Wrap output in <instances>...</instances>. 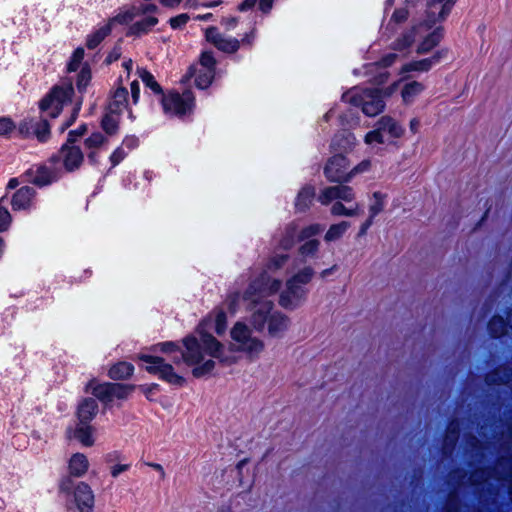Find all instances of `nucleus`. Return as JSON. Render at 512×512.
Here are the masks:
<instances>
[{
    "mask_svg": "<svg viewBox=\"0 0 512 512\" xmlns=\"http://www.w3.org/2000/svg\"><path fill=\"white\" fill-rule=\"evenodd\" d=\"M313 196H314V192L312 189H310V188L303 189L298 195L297 203H296L297 207H299L301 210L308 207L312 202Z\"/></svg>",
    "mask_w": 512,
    "mask_h": 512,
    "instance_id": "nucleus-48",
    "label": "nucleus"
},
{
    "mask_svg": "<svg viewBox=\"0 0 512 512\" xmlns=\"http://www.w3.org/2000/svg\"><path fill=\"white\" fill-rule=\"evenodd\" d=\"M158 101L166 117L183 119L192 109V92L189 87L167 89Z\"/></svg>",
    "mask_w": 512,
    "mask_h": 512,
    "instance_id": "nucleus-4",
    "label": "nucleus"
},
{
    "mask_svg": "<svg viewBox=\"0 0 512 512\" xmlns=\"http://www.w3.org/2000/svg\"><path fill=\"white\" fill-rule=\"evenodd\" d=\"M84 58V49L82 47H78L72 54V57L68 63L67 69L69 72L77 71L80 67L82 60Z\"/></svg>",
    "mask_w": 512,
    "mask_h": 512,
    "instance_id": "nucleus-46",
    "label": "nucleus"
},
{
    "mask_svg": "<svg viewBox=\"0 0 512 512\" xmlns=\"http://www.w3.org/2000/svg\"><path fill=\"white\" fill-rule=\"evenodd\" d=\"M112 383L96 384L95 381H90L87 385V390L105 404L112 402Z\"/></svg>",
    "mask_w": 512,
    "mask_h": 512,
    "instance_id": "nucleus-25",
    "label": "nucleus"
},
{
    "mask_svg": "<svg viewBox=\"0 0 512 512\" xmlns=\"http://www.w3.org/2000/svg\"><path fill=\"white\" fill-rule=\"evenodd\" d=\"M139 20L135 19V22L129 28L127 32H149L152 28H154L159 20L156 16H145Z\"/></svg>",
    "mask_w": 512,
    "mask_h": 512,
    "instance_id": "nucleus-31",
    "label": "nucleus"
},
{
    "mask_svg": "<svg viewBox=\"0 0 512 512\" xmlns=\"http://www.w3.org/2000/svg\"><path fill=\"white\" fill-rule=\"evenodd\" d=\"M371 168V161L370 160H363L358 165H356L353 169L349 171V181L356 175L365 173L369 171Z\"/></svg>",
    "mask_w": 512,
    "mask_h": 512,
    "instance_id": "nucleus-52",
    "label": "nucleus"
},
{
    "mask_svg": "<svg viewBox=\"0 0 512 512\" xmlns=\"http://www.w3.org/2000/svg\"><path fill=\"white\" fill-rule=\"evenodd\" d=\"M25 180L38 186L44 187L56 182L61 176V169L56 164L48 161L43 164L34 165L23 175Z\"/></svg>",
    "mask_w": 512,
    "mask_h": 512,
    "instance_id": "nucleus-10",
    "label": "nucleus"
},
{
    "mask_svg": "<svg viewBox=\"0 0 512 512\" xmlns=\"http://www.w3.org/2000/svg\"><path fill=\"white\" fill-rule=\"evenodd\" d=\"M35 195V189L30 186H23L19 188L12 196V209L14 211L29 209L31 207Z\"/></svg>",
    "mask_w": 512,
    "mask_h": 512,
    "instance_id": "nucleus-17",
    "label": "nucleus"
},
{
    "mask_svg": "<svg viewBox=\"0 0 512 512\" xmlns=\"http://www.w3.org/2000/svg\"><path fill=\"white\" fill-rule=\"evenodd\" d=\"M273 3L274 0H258V8L262 13L267 14L272 9Z\"/></svg>",
    "mask_w": 512,
    "mask_h": 512,
    "instance_id": "nucleus-61",
    "label": "nucleus"
},
{
    "mask_svg": "<svg viewBox=\"0 0 512 512\" xmlns=\"http://www.w3.org/2000/svg\"><path fill=\"white\" fill-rule=\"evenodd\" d=\"M131 97L134 104H137L140 97V86L137 80L132 81L130 85Z\"/></svg>",
    "mask_w": 512,
    "mask_h": 512,
    "instance_id": "nucleus-57",
    "label": "nucleus"
},
{
    "mask_svg": "<svg viewBox=\"0 0 512 512\" xmlns=\"http://www.w3.org/2000/svg\"><path fill=\"white\" fill-rule=\"evenodd\" d=\"M425 89L423 83L418 81H411L406 83L401 89V98L405 105H410L417 96H419Z\"/></svg>",
    "mask_w": 512,
    "mask_h": 512,
    "instance_id": "nucleus-26",
    "label": "nucleus"
},
{
    "mask_svg": "<svg viewBox=\"0 0 512 512\" xmlns=\"http://www.w3.org/2000/svg\"><path fill=\"white\" fill-rule=\"evenodd\" d=\"M18 132L24 138L34 136L41 143L47 142L51 135L50 124L45 116L22 120L19 123Z\"/></svg>",
    "mask_w": 512,
    "mask_h": 512,
    "instance_id": "nucleus-11",
    "label": "nucleus"
},
{
    "mask_svg": "<svg viewBox=\"0 0 512 512\" xmlns=\"http://www.w3.org/2000/svg\"><path fill=\"white\" fill-rule=\"evenodd\" d=\"M420 38L417 40V49L418 53H426L429 52L433 47L437 45L439 42V38L437 34H419Z\"/></svg>",
    "mask_w": 512,
    "mask_h": 512,
    "instance_id": "nucleus-35",
    "label": "nucleus"
},
{
    "mask_svg": "<svg viewBox=\"0 0 512 512\" xmlns=\"http://www.w3.org/2000/svg\"><path fill=\"white\" fill-rule=\"evenodd\" d=\"M506 322L501 317H494L489 322V330L494 336H500L506 332Z\"/></svg>",
    "mask_w": 512,
    "mask_h": 512,
    "instance_id": "nucleus-47",
    "label": "nucleus"
},
{
    "mask_svg": "<svg viewBox=\"0 0 512 512\" xmlns=\"http://www.w3.org/2000/svg\"><path fill=\"white\" fill-rule=\"evenodd\" d=\"M207 41L224 52H234L239 46V42L231 34H207Z\"/></svg>",
    "mask_w": 512,
    "mask_h": 512,
    "instance_id": "nucleus-20",
    "label": "nucleus"
},
{
    "mask_svg": "<svg viewBox=\"0 0 512 512\" xmlns=\"http://www.w3.org/2000/svg\"><path fill=\"white\" fill-rule=\"evenodd\" d=\"M358 204H355L351 207H345L340 201H336L331 208V212L334 215H344V216H355L358 214Z\"/></svg>",
    "mask_w": 512,
    "mask_h": 512,
    "instance_id": "nucleus-42",
    "label": "nucleus"
},
{
    "mask_svg": "<svg viewBox=\"0 0 512 512\" xmlns=\"http://www.w3.org/2000/svg\"><path fill=\"white\" fill-rule=\"evenodd\" d=\"M15 128L16 125L11 118H0V136H8Z\"/></svg>",
    "mask_w": 512,
    "mask_h": 512,
    "instance_id": "nucleus-49",
    "label": "nucleus"
},
{
    "mask_svg": "<svg viewBox=\"0 0 512 512\" xmlns=\"http://www.w3.org/2000/svg\"><path fill=\"white\" fill-rule=\"evenodd\" d=\"M139 359L148 364L145 369L150 374L157 375L161 380L174 386H182L184 384L185 379L175 373L172 365L167 363L164 358L141 354Z\"/></svg>",
    "mask_w": 512,
    "mask_h": 512,
    "instance_id": "nucleus-7",
    "label": "nucleus"
},
{
    "mask_svg": "<svg viewBox=\"0 0 512 512\" xmlns=\"http://www.w3.org/2000/svg\"><path fill=\"white\" fill-rule=\"evenodd\" d=\"M134 372V366L129 362H118L113 365L108 376L113 380H126L132 376Z\"/></svg>",
    "mask_w": 512,
    "mask_h": 512,
    "instance_id": "nucleus-28",
    "label": "nucleus"
},
{
    "mask_svg": "<svg viewBox=\"0 0 512 512\" xmlns=\"http://www.w3.org/2000/svg\"><path fill=\"white\" fill-rule=\"evenodd\" d=\"M220 4H222V0H212V1H209V2H201L199 0H194L193 7H194V11H196V10H198L201 7H203V8H212V7L219 6Z\"/></svg>",
    "mask_w": 512,
    "mask_h": 512,
    "instance_id": "nucleus-56",
    "label": "nucleus"
},
{
    "mask_svg": "<svg viewBox=\"0 0 512 512\" xmlns=\"http://www.w3.org/2000/svg\"><path fill=\"white\" fill-rule=\"evenodd\" d=\"M354 144L355 138L346 131L337 134L332 141V146L339 152L351 149Z\"/></svg>",
    "mask_w": 512,
    "mask_h": 512,
    "instance_id": "nucleus-32",
    "label": "nucleus"
},
{
    "mask_svg": "<svg viewBox=\"0 0 512 512\" xmlns=\"http://www.w3.org/2000/svg\"><path fill=\"white\" fill-rule=\"evenodd\" d=\"M344 102L361 108L367 116H375L383 111L384 100L379 89L354 88L343 95Z\"/></svg>",
    "mask_w": 512,
    "mask_h": 512,
    "instance_id": "nucleus-5",
    "label": "nucleus"
},
{
    "mask_svg": "<svg viewBox=\"0 0 512 512\" xmlns=\"http://www.w3.org/2000/svg\"><path fill=\"white\" fill-rule=\"evenodd\" d=\"M105 34H93L87 41V47L89 49H95L104 39Z\"/></svg>",
    "mask_w": 512,
    "mask_h": 512,
    "instance_id": "nucleus-59",
    "label": "nucleus"
},
{
    "mask_svg": "<svg viewBox=\"0 0 512 512\" xmlns=\"http://www.w3.org/2000/svg\"><path fill=\"white\" fill-rule=\"evenodd\" d=\"M238 301H239V295L232 294L227 297V299L225 300V302L221 308H223L224 311H225V309H227L231 313H233L236 310V305H237Z\"/></svg>",
    "mask_w": 512,
    "mask_h": 512,
    "instance_id": "nucleus-55",
    "label": "nucleus"
},
{
    "mask_svg": "<svg viewBox=\"0 0 512 512\" xmlns=\"http://www.w3.org/2000/svg\"><path fill=\"white\" fill-rule=\"evenodd\" d=\"M226 313L223 308H217L211 312L206 319H204L199 325L200 338L204 334H209L210 330H214L217 334L221 335L226 329ZM201 341V339H199ZM200 342L197 343V345Z\"/></svg>",
    "mask_w": 512,
    "mask_h": 512,
    "instance_id": "nucleus-14",
    "label": "nucleus"
},
{
    "mask_svg": "<svg viewBox=\"0 0 512 512\" xmlns=\"http://www.w3.org/2000/svg\"><path fill=\"white\" fill-rule=\"evenodd\" d=\"M251 325L258 331L266 328L272 338H281L290 327V318L276 309L273 301L263 300L252 307Z\"/></svg>",
    "mask_w": 512,
    "mask_h": 512,
    "instance_id": "nucleus-2",
    "label": "nucleus"
},
{
    "mask_svg": "<svg viewBox=\"0 0 512 512\" xmlns=\"http://www.w3.org/2000/svg\"><path fill=\"white\" fill-rule=\"evenodd\" d=\"M126 157V152L122 147H118L110 156L112 167L117 166Z\"/></svg>",
    "mask_w": 512,
    "mask_h": 512,
    "instance_id": "nucleus-54",
    "label": "nucleus"
},
{
    "mask_svg": "<svg viewBox=\"0 0 512 512\" xmlns=\"http://www.w3.org/2000/svg\"><path fill=\"white\" fill-rule=\"evenodd\" d=\"M313 276V270L305 267L296 271L285 283V288L279 294V305L287 310H295L306 300L308 284Z\"/></svg>",
    "mask_w": 512,
    "mask_h": 512,
    "instance_id": "nucleus-3",
    "label": "nucleus"
},
{
    "mask_svg": "<svg viewBox=\"0 0 512 512\" xmlns=\"http://www.w3.org/2000/svg\"><path fill=\"white\" fill-rule=\"evenodd\" d=\"M87 158L91 165H97L99 163V150H86Z\"/></svg>",
    "mask_w": 512,
    "mask_h": 512,
    "instance_id": "nucleus-63",
    "label": "nucleus"
},
{
    "mask_svg": "<svg viewBox=\"0 0 512 512\" xmlns=\"http://www.w3.org/2000/svg\"><path fill=\"white\" fill-rule=\"evenodd\" d=\"M186 351L176 345L174 342H165L158 344L160 350L170 354V359L175 364L184 362L187 366L192 365V335H187L183 340Z\"/></svg>",
    "mask_w": 512,
    "mask_h": 512,
    "instance_id": "nucleus-13",
    "label": "nucleus"
},
{
    "mask_svg": "<svg viewBox=\"0 0 512 512\" xmlns=\"http://www.w3.org/2000/svg\"><path fill=\"white\" fill-rule=\"evenodd\" d=\"M409 18V11L405 7L396 8L388 22V27L395 29L398 25L405 23Z\"/></svg>",
    "mask_w": 512,
    "mask_h": 512,
    "instance_id": "nucleus-38",
    "label": "nucleus"
},
{
    "mask_svg": "<svg viewBox=\"0 0 512 512\" xmlns=\"http://www.w3.org/2000/svg\"><path fill=\"white\" fill-rule=\"evenodd\" d=\"M128 103V91L125 87H118L108 105V110L110 114H120L126 107Z\"/></svg>",
    "mask_w": 512,
    "mask_h": 512,
    "instance_id": "nucleus-23",
    "label": "nucleus"
},
{
    "mask_svg": "<svg viewBox=\"0 0 512 512\" xmlns=\"http://www.w3.org/2000/svg\"><path fill=\"white\" fill-rule=\"evenodd\" d=\"M108 142L107 137L101 132L92 133L84 140L85 150H100Z\"/></svg>",
    "mask_w": 512,
    "mask_h": 512,
    "instance_id": "nucleus-36",
    "label": "nucleus"
},
{
    "mask_svg": "<svg viewBox=\"0 0 512 512\" xmlns=\"http://www.w3.org/2000/svg\"><path fill=\"white\" fill-rule=\"evenodd\" d=\"M440 57H441V53L438 52L431 59H424V60L408 63L402 67L401 73H407V72H412V71H420V72L428 71L431 68L433 63H437L439 61Z\"/></svg>",
    "mask_w": 512,
    "mask_h": 512,
    "instance_id": "nucleus-29",
    "label": "nucleus"
},
{
    "mask_svg": "<svg viewBox=\"0 0 512 512\" xmlns=\"http://www.w3.org/2000/svg\"><path fill=\"white\" fill-rule=\"evenodd\" d=\"M200 65L205 69V80H200L198 82V87L203 89L208 87L214 78L215 60L210 53L205 52L201 55Z\"/></svg>",
    "mask_w": 512,
    "mask_h": 512,
    "instance_id": "nucleus-24",
    "label": "nucleus"
},
{
    "mask_svg": "<svg viewBox=\"0 0 512 512\" xmlns=\"http://www.w3.org/2000/svg\"><path fill=\"white\" fill-rule=\"evenodd\" d=\"M89 467L87 457L82 453L74 454L69 462V471L72 476L81 477L83 476Z\"/></svg>",
    "mask_w": 512,
    "mask_h": 512,
    "instance_id": "nucleus-27",
    "label": "nucleus"
},
{
    "mask_svg": "<svg viewBox=\"0 0 512 512\" xmlns=\"http://www.w3.org/2000/svg\"><path fill=\"white\" fill-rule=\"evenodd\" d=\"M349 162L341 154L333 156L325 166V173L332 181H349Z\"/></svg>",
    "mask_w": 512,
    "mask_h": 512,
    "instance_id": "nucleus-15",
    "label": "nucleus"
},
{
    "mask_svg": "<svg viewBox=\"0 0 512 512\" xmlns=\"http://www.w3.org/2000/svg\"><path fill=\"white\" fill-rule=\"evenodd\" d=\"M73 94L74 88L70 81L62 85H55L40 101L41 113L50 118H56L61 113L64 104L71 100Z\"/></svg>",
    "mask_w": 512,
    "mask_h": 512,
    "instance_id": "nucleus-6",
    "label": "nucleus"
},
{
    "mask_svg": "<svg viewBox=\"0 0 512 512\" xmlns=\"http://www.w3.org/2000/svg\"><path fill=\"white\" fill-rule=\"evenodd\" d=\"M74 437L84 446H92L94 444L93 427L90 424L79 422L75 428Z\"/></svg>",
    "mask_w": 512,
    "mask_h": 512,
    "instance_id": "nucleus-30",
    "label": "nucleus"
},
{
    "mask_svg": "<svg viewBox=\"0 0 512 512\" xmlns=\"http://www.w3.org/2000/svg\"><path fill=\"white\" fill-rule=\"evenodd\" d=\"M140 78L144 85L149 88L156 96H158V99L160 96L166 91L162 88V86L156 81L155 77L146 70L140 71Z\"/></svg>",
    "mask_w": 512,
    "mask_h": 512,
    "instance_id": "nucleus-34",
    "label": "nucleus"
},
{
    "mask_svg": "<svg viewBox=\"0 0 512 512\" xmlns=\"http://www.w3.org/2000/svg\"><path fill=\"white\" fill-rule=\"evenodd\" d=\"M319 242L317 240H310L304 243L300 248V254L303 257L312 256L318 249Z\"/></svg>",
    "mask_w": 512,
    "mask_h": 512,
    "instance_id": "nucleus-51",
    "label": "nucleus"
},
{
    "mask_svg": "<svg viewBox=\"0 0 512 512\" xmlns=\"http://www.w3.org/2000/svg\"><path fill=\"white\" fill-rule=\"evenodd\" d=\"M112 401L117 399H126L135 389V385L112 383Z\"/></svg>",
    "mask_w": 512,
    "mask_h": 512,
    "instance_id": "nucleus-37",
    "label": "nucleus"
},
{
    "mask_svg": "<svg viewBox=\"0 0 512 512\" xmlns=\"http://www.w3.org/2000/svg\"><path fill=\"white\" fill-rule=\"evenodd\" d=\"M364 140H365V143L368 145H371L373 143H378V144L388 143V138L383 134L381 127L379 125L375 130L367 133Z\"/></svg>",
    "mask_w": 512,
    "mask_h": 512,
    "instance_id": "nucleus-43",
    "label": "nucleus"
},
{
    "mask_svg": "<svg viewBox=\"0 0 512 512\" xmlns=\"http://www.w3.org/2000/svg\"><path fill=\"white\" fill-rule=\"evenodd\" d=\"M348 228H349L348 222H341V223L332 225L328 229V231L325 235V240L327 242H332V241L339 239L347 231Z\"/></svg>",
    "mask_w": 512,
    "mask_h": 512,
    "instance_id": "nucleus-39",
    "label": "nucleus"
},
{
    "mask_svg": "<svg viewBox=\"0 0 512 512\" xmlns=\"http://www.w3.org/2000/svg\"><path fill=\"white\" fill-rule=\"evenodd\" d=\"M140 4H136L138 17L141 15L152 16L159 11V7L153 3V0H142ZM183 0H158V3L165 8H175L180 5Z\"/></svg>",
    "mask_w": 512,
    "mask_h": 512,
    "instance_id": "nucleus-18",
    "label": "nucleus"
},
{
    "mask_svg": "<svg viewBox=\"0 0 512 512\" xmlns=\"http://www.w3.org/2000/svg\"><path fill=\"white\" fill-rule=\"evenodd\" d=\"M319 232V228L317 226H311L306 230L298 231L296 228H291L286 232L285 237L283 238L281 245L284 248H288L293 244L294 236L302 235L303 237L313 235Z\"/></svg>",
    "mask_w": 512,
    "mask_h": 512,
    "instance_id": "nucleus-33",
    "label": "nucleus"
},
{
    "mask_svg": "<svg viewBox=\"0 0 512 512\" xmlns=\"http://www.w3.org/2000/svg\"><path fill=\"white\" fill-rule=\"evenodd\" d=\"M384 198H385V196L379 192H375L373 194L372 203L369 207V212H370L371 218H373L374 216H376L383 210Z\"/></svg>",
    "mask_w": 512,
    "mask_h": 512,
    "instance_id": "nucleus-45",
    "label": "nucleus"
},
{
    "mask_svg": "<svg viewBox=\"0 0 512 512\" xmlns=\"http://www.w3.org/2000/svg\"><path fill=\"white\" fill-rule=\"evenodd\" d=\"M231 343L225 347L211 334H204L198 345H194V376L204 375L214 367L215 357L225 364L237 361L236 352H243L250 358L258 357L265 349L262 339L253 335L251 328L243 321H237L230 330Z\"/></svg>",
    "mask_w": 512,
    "mask_h": 512,
    "instance_id": "nucleus-1",
    "label": "nucleus"
},
{
    "mask_svg": "<svg viewBox=\"0 0 512 512\" xmlns=\"http://www.w3.org/2000/svg\"><path fill=\"white\" fill-rule=\"evenodd\" d=\"M123 145L129 149H134L138 146V138L135 136H127L123 140Z\"/></svg>",
    "mask_w": 512,
    "mask_h": 512,
    "instance_id": "nucleus-64",
    "label": "nucleus"
},
{
    "mask_svg": "<svg viewBox=\"0 0 512 512\" xmlns=\"http://www.w3.org/2000/svg\"><path fill=\"white\" fill-rule=\"evenodd\" d=\"M188 20L189 15L187 13H183L175 17H171L168 22L173 30H178L182 29L183 26L188 22Z\"/></svg>",
    "mask_w": 512,
    "mask_h": 512,
    "instance_id": "nucleus-50",
    "label": "nucleus"
},
{
    "mask_svg": "<svg viewBox=\"0 0 512 512\" xmlns=\"http://www.w3.org/2000/svg\"><path fill=\"white\" fill-rule=\"evenodd\" d=\"M90 81H91V69L88 65H84L81 68V70L77 76L76 86H77L78 91L80 93L85 92Z\"/></svg>",
    "mask_w": 512,
    "mask_h": 512,
    "instance_id": "nucleus-40",
    "label": "nucleus"
},
{
    "mask_svg": "<svg viewBox=\"0 0 512 512\" xmlns=\"http://www.w3.org/2000/svg\"><path fill=\"white\" fill-rule=\"evenodd\" d=\"M101 126L108 135H114L118 131V122L110 113L103 117Z\"/></svg>",
    "mask_w": 512,
    "mask_h": 512,
    "instance_id": "nucleus-44",
    "label": "nucleus"
},
{
    "mask_svg": "<svg viewBox=\"0 0 512 512\" xmlns=\"http://www.w3.org/2000/svg\"><path fill=\"white\" fill-rule=\"evenodd\" d=\"M86 133L87 126L83 124L78 129L69 131L67 142L75 144L78 138L84 136Z\"/></svg>",
    "mask_w": 512,
    "mask_h": 512,
    "instance_id": "nucleus-53",
    "label": "nucleus"
},
{
    "mask_svg": "<svg viewBox=\"0 0 512 512\" xmlns=\"http://www.w3.org/2000/svg\"><path fill=\"white\" fill-rule=\"evenodd\" d=\"M378 125L381 127L383 134L388 138V142L400 138L404 133V129L389 116H383L379 120Z\"/></svg>",
    "mask_w": 512,
    "mask_h": 512,
    "instance_id": "nucleus-21",
    "label": "nucleus"
},
{
    "mask_svg": "<svg viewBox=\"0 0 512 512\" xmlns=\"http://www.w3.org/2000/svg\"><path fill=\"white\" fill-rule=\"evenodd\" d=\"M74 502L79 512H93L95 505V496L91 487L80 482L73 490Z\"/></svg>",
    "mask_w": 512,
    "mask_h": 512,
    "instance_id": "nucleus-16",
    "label": "nucleus"
},
{
    "mask_svg": "<svg viewBox=\"0 0 512 512\" xmlns=\"http://www.w3.org/2000/svg\"><path fill=\"white\" fill-rule=\"evenodd\" d=\"M98 412V403L93 398L84 399L77 411L78 419L80 423L89 424Z\"/></svg>",
    "mask_w": 512,
    "mask_h": 512,
    "instance_id": "nucleus-22",
    "label": "nucleus"
},
{
    "mask_svg": "<svg viewBox=\"0 0 512 512\" xmlns=\"http://www.w3.org/2000/svg\"><path fill=\"white\" fill-rule=\"evenodd\" d=\"M280 287V280L272 278L264 273L251 283L244 294V298L250 300L254 306L256 303L265 300L264 298L266 296L278 292Z\"/></svg>",
    "mask_w": 512,
    "mask_h": 512,
    "instance_id": "nucleus-8",
    "label": "nucleus"
},
{
    "mask_svg": "<svg viewBox=\"0 0 512 512\" xmlns=\"http://www.w3.org/2000/svg\"><path fill=\"white\" fill-rule=\"evenodd\" d=\"M285 261H286V256L277 255L271 259L269 268L278 269L284 264Z\"/></svg>",
    "mask_w": 512,
    "mask_h": 512,
    "instance_id": "nucleus-62",
    "label": "nucleus"
},
{
    "mask_svg": "<svg viewBox=\"0 0 512 512\" xmlns=\"http://www.w3.org/2000/svg\"><path fill=\"white\" fill-rule=\"evenodd\" d=\"M84 161V154L79 146L66 141L60 150L52 155L48 162L51 164L62 163L63 168L67 172L78 170Z\"/></svg>",
    "mask_w": 512,
    "mask_h": 512,
    "instance_id": "nucleus-9",
    "label": "nucleus"
},
{
    "mask_svg": "<svg viewBox=\"0 0 512 512\" xmlns=\"http://www.w3.org/2000/svg\"><path fill=\"white\" fill-rule=\"evenodd\" d=\"M354 198L352 188L348 186H335L326 189L322 194V202L324 204L329 201L337 200L344 202H351Z\"/></svg>",
    "mask_w": 512,
    "mask_h": 512,
    "instance_id": "nucleus-19",
    "label": "nucleus"
},
{
    "mask_svg": "<svg viewBox=\"0 0 512 512\" xmlns=\"http://www.w3.org/2000/svg\"><path fill=\"white\" fill-rule=\"evenodd\" d=\"M79 110H80V105L74 107L70 118L61 126V129H60L61 132H64L67 128H69L75 122V120L78 116Z\"/></svg>",
    "mask_w": 512,
    "mask_h": 512,
    "instance_id": "nucleus-58",
    "label": "nucleus"
},
{
    "mask_svg": "<svg viewBox=\"0 0 512 512\" xmlns=\"http://www.w3.org/2000/svg\"><path fill=\"white\" fill-rule=\"evenodd\" d=\"M6 204V198H0V232L6 231L12 220L11 215L6 207Z\"/></svg>",
    "mask_w": 512,
    "mask_h": 512,
    "instance_id": "nucleus-41",
    "label": "nucleus"
},
{
    "mask_svg": "<svg viewBox=\"0 0 512 512\" xmlns=\"http://www.w3.org/2000/svg\"><path fill=\"white\" fill-rule=\"evenodd\" d=\"M130 464H117L111 467V475L113 478H117L121 473L129 470Z\"/></svg>",
    "mask_w": 512,
    "mask_h": 512,
    "instance_id": "nucleus-60",
    "label": "nucleus"
},
{
    "mask_svg": "<svg viewBox=\"0 0 512 512\" xmlns=\"http://www.w3.org/2000/svg\"><path fill=\"white\" fill-rule=\"evenodd\" d=\"M138 17L136 4H125L116 10V14L108 18L107 22L95 32H112L117 27L129 28Z\"/></svg>",
    "mask_w": 512,
    "mask_h": 512,
    "instance_id": "nucleus-12",
    "label": "nucleus"
}]
</instances>
